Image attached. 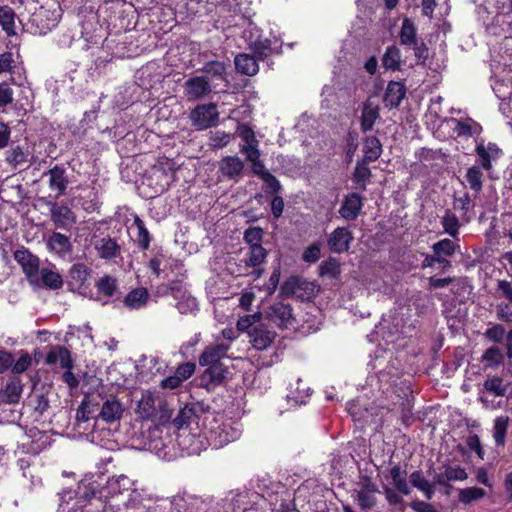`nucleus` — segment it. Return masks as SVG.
Instances as JSON below:
<instances>
[{
    "mask_svg": "<svg viewBox=\"0 0 512 512\" xmlns=\"http://www.w3.org/2000/svg\"><path fill=\"white\" fill-rule=\"evenodd\" d=\"M257 60L253 55L240 53L234 59L236 70L241 74L253 76L259 71Z\"/></svg>",
    "mask_w": 512,
    "mask_h": 512,
    "instance_id": "nucleus-26",
    "label": "nucleus"
},
{
    "mask_svg": "<svg viewBox=\"0 0 512 512\" xmlns=\"http://www.w3.org/2000/svg\"><path fill=\"white\" fill-rule=\"evenodd\" d=\"M275 332L264 326L254 327L249 332L250 342L256 350H265L271 346L275 339Z\"/></svg>",
    "mask_w": 512,
    "mask_h": 512,
    "instance_id": "nucleus-20",
    "label": "nucleus"
},
{
    "mask_svg": "<svg viewBox=\"0 0 512 512\" xmlns=\"http://www.w3.org/2000/svg\"><path fill=\"white\" fill-rule=\"evenodd\" d=\"M100 501L104 504L103 512H121L138 507L142 496L129 477L119 475L109 478L101 487Z\"/></svg>",
    "mask_w": 512,
    "mask_h": 512,
    "instance_id": "nucleus-1",
    "label": "nucleus"
},
{
    "mask_svg": "<svg viewBox=\"0 0 512 512\" xmlns=\"http://www.w3.org/2000/svg\"><path fill=\"white\" fill-rule=\"evenodd\" d=\"M229 345L225 343H218L206 347L199 357V364L201 366H209L221 364V359L227 356Z\"/></svg>",
    "mask_w": 512,
    "mask_h": 512,
    "instance_id": "nucleus-17",
    "label": "nucleus"
},
{
    "mask_svg": "<svg viewBox=\"0 0 512 512\" xmlns=\"http://www.w3.org/2000/svg\"><path fill=\"white\" fill-rule=\"evenodd\" d=\"M47 247L58 256L65 258L72 253V244L69 237L59 232H53L47 238Z\"/></svg>",
    "mask_w": 512,
    "mask_h": 512,
    "instance_id": "nucleus-19",
    "label": "nucleus"
},
{
    "mask_svg": "<svg viewBox=\"0 0 512 512\" xmlns=\"http://www.w3.org/2000/svg\"><path fill=\"white\" fill-rule=\"evenodd\" d=\"M409 485L420 491L427 500H431L435 495L436 475L433 480H428L421 470H415L409 475Z\"/></svg>",
    "mask_w": 512,
    "mask_h": 512,
    "instance_id": "nucleus-16",
    "label": "nucleus"
},
{
    "mask_svg": "<svg viewBox=\"0 0 512 512\" xmlns=\"http://www.w3.org/2000/svg\"><path fill=\"white\" fill-rule=\"evenodd\" d=\"M15 18L16 15L10 7H0V26L8 36H13L16 34Z\"/></svg>",
    "mask_w": 512,
    "mask_h": 512,
    "instance_id": "nucleus-46",
    "label": "nucleus"
},
{
    "mask_svg": "<svg viewBox=\"0 0 512 512\" xmlns=\"http://www.w3.org/2000/svg\"><path fill=\"white\" fill-rule=\"evenodd\" d=\"M45 363L48 365L59 364L62 369H73V359L70 351L63 346H54L47 353Z\"/></svg>",
    "mask_w": 512,
    "mask_h": 512,
    "instance_id": "nucleus-18",
    "label": "nucleus"
},
{
    "mask_svg": "<svg viewBox=\"0 0 512 512\" xmlns=\"http://www.w3.org/2000/svg\"><path fill=\"white\" fill-rule=\"evenodd\" d=\"M353 239L349 228L338 227L329 235L327 245L332 252L340 254L349 250Z\"/></svg>",
    "mask_w": 512,
    "mask_h": 512,
    "instance_id": "nucleus-12",
    "label": "nucleus"
},
{
    "mask_svg": "<svg viewBox=\"0 0 512 512\" xmlns=\"http://www.w3.org/2000/svg\"><path fill=\"white\" fill-rule=\"evenodd\" d=\"M405 94L406 89L402 83L391 81L384 94V103L391 108L397 107L405 97Z\"/></svg>",
    "mask_w": 512,
    "mask_h": 512,
    "instance_id": "nucleus-29",
    "label": "nucleus"
},
{
    "mask_svg": "<svg viewBox=\"0 0 512 512\" xmlns=\"http://www.w3.org/2000/svg\"><path fill=\"white\" fill-rule=\"evenodd\" d=\"M261 180L266 184V192L269 194H277L280 192L282 186L279 180L270 172L265 173Z\"/></svg>",
    "mask_w": 512,
    "mask_h": 512,
    "instance_id": "nucleus-62",
    "label": "nucleus"
},
{
    "mask_svg": "<svg viewBox=\"0 0 512 512\" xmlns=\"http://www.w3.org/2000/svg\"><path fill=\"white\" fill-rule=\"evenodd\" d=\"M389 476L391 478L392 485L402 495H409L411 493V487L409 481H407V472L402 469L400 465H394L389 470Z\"/></svg>",
    "mask_w": 512,
    "mask_h": 512,
    "instance_id": "nucleus-28",
    "label": "nucleus"
},
{
    "mask_svg": "<svg viewBox=\"0 0 512 512\" xmlns=\"http://www.w3.org/2000/svg\"><path fill=\"white\" fill-rule=\"evenodd\" d=\"M367 163L368 162L364 160H359L356 163L352 178L353 183L355 184V189H359L361 191L366 190L367 183L372 175Z\"/></svg>",
    "mask_w": 512,
    "mask_h": 512,
    "instance_id": "nucleus-35",
    "label": "nucleus"
},
{
    "mask_svg": "<svg viewBox=\"0 0 512 512\" xmlns=\"http://www.w3.org/2000/svg\"><path fill=\"white\" fill-rule=\"evenodd\" d=\"M249 47L253 56L258 60H265L276 52L272 47V41L268 38H259L252 42Z\"/></svg>",
    "mask_w": 512,
    "mask_h": 512,
    "instance_id": "nucleus-37",
    "label": "nucleus"
},
{
    "mask_svg": "<svg viewBox=\"0 0 512 512\" xmlns=\"http://www.w3.org/2000/svg\"><path fill=\"white\" fill-rule=\"evenodd\" d=\"M227 67L228 65L222 61H209L204 64L201 71L206 73L211 78H216L225 82L227 79Z\"/></svg>",
    "mask_w": 512,
    "mask_h": 512,
    "instance_id": "nucleus-41",
    "label": "nucleus"
},
{
    "mask_svg": "<svg viewBox=\"0 0 512 512\" xmlns=\"http://www.w3.org/2000/svg\"><path fill=\"white\" fill-rule=\"evenodd\" d=\"M95 249L103 259H112L120 254V246L110 237H104L98 240L95 243Z\"/></svg>",
    "mask_w": 512,
    "mask_h": 512,
    "instance_id": "nucleus-33",
    "label": "nucleus"
},
{
    "mask_svg": "<svg viewBox=\"0 0 512 512\" xmlns=\"http://www.w3.org/2000/svg\"><path fill=\"white\" fill-rule=\"evenodd\" d=\"M260 155L259 149H251L246 155V159L251 163L252 172L261 179L265 173H270V171L265 168L264 163L260 160Z\"/></svg>",
    "mask_w": 512,
    "mask_h": 512,
    "instance_id": "nucleus-50",
    "label": "nucleus"
},
{
    "mask_svg": "<svg viewBox=\"0 0 512 512\" xmlns=\"http://www.w3.org/2000/svg\"><path fill=\"white\" fill-rule=\"evenodd\" d=\"M49 400L46 395L40 394L37 395V405L34 406V412H37L40 414V416H43V422L50 419V411H49Z\"/></svg>",
    "mask_w": 512,
    "mask_h": 512,
    "instance_id": "nucleus-60",
    "label": "nucleus"
},
{
    "mask_svg": "<svg viewBox=\"0 0 512 512\" xmlns=\"http://www.w3.org/2000/svg\"><path fill=\"white\" fill-rule=\"evenodd\" d=\"M484 388L486 391L495 396H504L507 391V388L503 384V380L500 377L488 378L484 382Z\"/></svg>",
    "mask_w": 512,
    "mask_h": 512,
    "instance_id": "nucleus-56",
    "label": "nucleus"
},
{
    "mask_svg": "<svg viewBox=\"0 0 512 512\" xmlns=\"http://www.w3.org/2000/svg\"><path fill=\"white\" fill-rule=\"evenodd\" d=\"M39 275L43 286L48 289L57 290L63 285V278L55 269L42 268Z\"/></svg>",
    "mask_w": 512,
    "mask_h": 512,
    "instance_id": "nucleus-38",
    "label": "nucleus"
},
{
    "mask_svg": "<svg viewBox=\"0 0 512 512\" xmlns=\"http://www.w3.org/2000/svg\"><path fill=\"white\" fill-rule=\"evenodd\" d=\"M400 44L403 46L411 47L418 42L417 28L412 20L405 18L399 31Z\"/></svg>",
    "mask_w": 512,
    "mask_h": 512,
    "instance_id": "nucleus-34",
    "label": "nucleus"
},
{
    "mask_svg": "<svg viewBox=\"0 0 512 512\" xmlns=\"http://www.w3.org/2000/svg\"><path fill=\"white\" fill-rule=\"evenodd\" d=\"M228 373L226 367L221 364L209 365L203 373V378L214 385L221 384Z\"/></svg>",
    "mask_w": 512,
    "mask_h": 512,
    "instance_id": "nucleus-45",
    "label": "nucleus"
},
{
    "mask_svg": "<svg viewBox=\"0 0 512 512\" xmlns=\"http://www.w3.org/2000/svg\"><path fill=\"white\" fill-rule=\"evenodd\" d=\"M195 369H196L195 363L185 362V363L180 364L176 368L175 374L177 376H179L183 382L193 375V373L195 372Z\"/></svg>",
    "mask_w": 512,
    "mask_h": 512,
    "instance_id": "nucleus-63",
    "label": "nucleus"
},
{
    "mask_svg": "<svg viewBox=\"0 0 512 512\" xmlns=\"http://www.w3.org/2000/svg\"><path fill=\"white\" fill-rule=\"evenodd\" d=\"M177 449L181 454H199L206 446V438L200 434H194L190 429L178 431L175 435Z\"/></svg>",
    "mask_w": 512,
    "mask_h": 512,
    "instance_id": "nucleus-5",
    "label": "nucleus"
},
{
    "mask_svg": "<svg viewBox=\"0 0 512 512\" xmlns=\"http://www.w3.org/2000/svg\"><path fill=\"white\" fill-rule=\"evenodd\" d=\"M51 220L58 228L68 229L76 222V216L69 207L54 204L51 208Z\"/></svg>",
    "mask_w": 512,
    "mask_h": 512,
    "instance_id": "nucleus-21",
    "label": "nucleus"
},
{
    "mask_svg": "<svg viewBox=\"0 0 512 512\" xmlns=\"http://www.w3.org/2000/svg\"><path fill=\"white\" fill-rule=\"evenodd\" d=\"M244 162L236 155L223 157L219 161V172L225 178L238 180L244 171Z\"/></svg>",
    "mask_w": 512,
    "mask_h": 512,
    "instance_id": "nucleus-15",
    "label": "nucleus"
},
{
    "mask_svg": "<svg viewBox=\"0 0 512 512\" xmlns=\"http://www.w3.org/2000/svg\"><path fill=\"white\" fill-rule=\"evenodd\" d=\"M363 200V197L355 192L346 195L339 208L340 216L348 221L357 219L363 207Z\"/></svg>",
    "mask_w": 512,
    "mask_h": 512,
    "instance_id": "nucleus-14",
    "label": "nucleus"
},
{
    "mask_svg": "<svg viewBox=\"0 0 512 512\" xmlns=\"http://www.w3.org/2000/svg\"><path fill=\"white\" fill-rule=\"evenodd\" d=\"M97 288L102 294L110 297L115 293L117 283L113 277L105 276L97 282Z\"/></svg>",
    "mask_w": 512,
    "mask_h": 512,
    "instance_id": "nucleus-59",
    "label": "nucleus"
},
{
    "mask_svg": "<svg viewBox=\"0 0 512 512\" xmlns=\"http://www.w3.org/2000/svg\"><path fill=\"white\" fill-rule=\"evenodd\" d=\"M149 294L146 288L139 287L131 290L123 300L124 305L130 310H137L144 307L148 301Z\"/></svg>",
    "mask_w": 512,
    "mask_h": 512,
    "instance_id": "nucleus-31",
    "label": "nucleus"
},
{
    "mask_svg": "<svg viewBox=\"0 0 512 512\" xmlns=\"http://www.w3.org/2000/svg\"><path fill=\"white\" fill-rule=\"evenodd\" d=\"M237 133L244 144L240 145V152L247 155L251 149H258V140L253 129L247 125L238 127Z\"/></svg>",
    "mask_w": 512,
    "mask_h": 512,
    "instance_id": "nucleus-36",
    "label": "nucleus"
},
{
    "mask_svg": "<svg viewBox=\"0 0 512 512\" xmlns=\"http://www.w3.org/2000/svg\"><path fill=\"white\" fill-rule=\"evenodd\" d=\"M472 207V201L468 193H464L461 196H454L453 209L460 212V219L467 223L470 221L469 211Z\"/></svg>",
    "mask_w": 512,
    "mask_h": 512,
    "instance_id": "nucleus-44",
    "label": "nucleus"
},
{
    "mask_svg": "<svg viewBox=\"0 0 512 512\" xmlns=\"http://www.w3.org/2000/svg\"><path fill=\"white\" fill-rule=\"evenodd\" d=\"M242 428L240 423L226 420L211 431L214 446L219 448L240 438Z\"/></svg>",
    "mask_w": 512,
    "mask_h": 512,
    "instance_id": "nucleus-6",
    "label": "nucleus"
},
{
    "mask_svg": "<svg viewBox=\"0 0 512 512\" xmlns=\"http://www.w3.org/2000/svg\"><path fill=\"white\" fill-rule=\"evenodd\" d=\"M400 64V50L395 45L387 47L382 57V65L384 66V68L387 70L396 71L400 69Z\"/></svg>",
    "mask_w": 512,
    "mask_h": 512,
    "instance_id": "nucleus-42",
    "label": "nucleus"
},
{
    "mask_svg": "<svg viewBox=\"0 0 512 512\" xmlns=\"http://www.w3.org/2000/svg\"><path fill=\"white\" fill-rule=\"evenodd\" d=\"M476 152L481 166L489 171L492 168V161L499 157L501 150L496 144L488 143L486 147L483 144L478 145Z\"/></svg>",
    "mask_w": 512,
    "mask_h": 512,
    "instance_id": "nucleus-30",
    "label": "nucleus"
},
{
    "mask_svg": "<svg viewBox=\"0 0 512 512\" xmlns=\"http://www.w3.org/2000/svg\"><path fill=\"white\" fill-rule=\"evenodd\" d=\"M189 118L198 130H204L217 124L219 113L215 103L201 104L196 106L189 115Z\"/></svg>",
    "mask_w": 512,
    "mask_h": 512,
    "instance_id": "nucleus-4",
    "label": "nucleus"
},
{
    "mask_svg": "<svg viewBox=\"0 0 512 512\" xmlns=\"http://www.w3.org/2000/svg\"><path fill=\"white\" fill-rule=\"evenodd\" d=\"M51 444V436L47 431L34 430V454L38 453Z\"/></svg>",
    "mask_w": 512,
    "mask_h": 512,
    "instance_id": "nucleus-58",
    "label": "nucleus"
},
{
    "mask_svg": "<svg viewBox=\"0 0 512 512\" xmlns=\"http://www.w3.org/2000/svg\"><path fill=\"white\" fill-rule=\"evenodd\" d=\"M443 471L436 475V482L440 486H448L450 481H464L468 478L466 470L460 466L443 465Z\"/></svg>",
    "mask_w": 512,
    "mask_h": 512,
    "instance_id": "nucleus-22",
    "label": "nucleus"
},
{
    "mask_svg": "<svg viewBox=\"0 0 512 512\" xmlns=\"http://www.w3.org/2000/svg\"><path fill=\"white\" fill-rule=\"evenodd\" d=\"M153 176L161 180V182L158 183L157 185L156 192L163 193L169 188L170 184L175 180V171L172 170L170 173H166L161 168H155L153 170Z\"/></svg>",
    "mask_w": 512,
    "mask_h": 512,
    "instance_id": "nucleus-53",
    "label": "nucleus"
},
{
    "mask_svg": "<svg viewBox=\"0 0 512 512\" xmlns=\"http://www.w3.org/2000/svg\"><path fill=\"white\" fill-rule=\"evenodd\" d=\"M183 88L184 94L189 101L201 100L212 92L207 76L191 77L185 81Z\"/></svg>",
    "mask_w": 512,
    "mask_h": 512,
    "instance_id": "nucleus-8",
    "label": "nucleus"
},
{
    "mask_svg": "<svg viewBox=\"0 0 512 512\" xmlns=\"http://www.w3.org/2000/svg\"><path fill=\"white\" fill-rule=\"evenodd\" d=\"M266 318L281 328H287L294 322L293 310L290 304L277 302L268 307Z\"/></svg>",
    "mask_w": 512,
    "mask_h": 512,
    "instance_id": "nucleus-9",
    "label": "nucleus"
},
{
    "mask_svg": "<svg viewBox=\"0 0 512 512\" xmlns=\"http://www.w3.org/2000/svg\"><path fill=\"white\" fill-rule=\"evenodd\" d=\"M505 335V329L502 325L496 324L491 328L487 329L485 336L492 342L499 343L503 340Z\"/></svg>",
    "mask_w": 512,
    "mask_h": 512,
    "instance_id": "nucleus-64",
    "label": "nucleus"
},
{
    "mask_svg": "<svg viewBox=\"0 0 512 512\" xmlns=\"http://www.w3.org/2000/svg\"><path fill=\"white\" fill-rule=\"evenodd\" d=\"M509 417L499 416L495 419L493 438L497 446H504L508 428Z\"/></svg>",
    "mask_w": 512,
    "mask_h": 512,
    "instance_id": "nucleus-47",
    "label": "nucleus"
},
{
    "mask_svg": "<svg viewBox=\"0 0 512 512\" xmlns=\"http://www.w3.org/2000/svg\"><path fill=\"white\" fill-rule=\"evenodd\" d=\"M441 225L444 232L449 234L452 238L457 239L459 235L460 219L450 209L445 210L444 215L441 217Z\"/></svg>",
    "mask_w": 512,
    "mask_h": 512,
    "instance_id": "nucleus-39",
    "label": "nucleus"
},
{
    "mask_svg": "<svg viewBox=\"0 0 512 512\" xmlns=\"http://www.w3.org/2000/svg\"><path fill=\"white\" fill-rule=\"evenodd\" d=\"M486 492L479 487H469L460 489L458 493V500L460 503L468 505L474 501L482 499Z\"/></svg>",
    "mask_w": 512,
    "mask_h": 512,
    "instance_id": "nucleus-48",
    "label": "nucleus"
},
{
    "mask_svg": "<svg viewBox=\"0 0 512 512\" xmlns=\"http://www.w3.org/2000/svg\"><path fill=\"white\" fill-rule=\"evenodd\" d=\"M16 454L18 455V466L23 472V476L27 477L32 460V455L29 453V444L23 443L19 445L16 450Z\"/></svg>",
    "mask_w": 512,
    "mask_h": 512,
    "instance_id": "nucleus-52",
    "label": "nucleus"
},
{
    "mask_svg": "<svg viewBox=\"0 0 512 512\" xmlns=\"http://www.w3.org/2000/svg\"><path fill=\"white\" fill-rule=\"evenodd\" d=\"M101 484L94 479V476H85L77 486L75 491L76 505L82 507L85 502L100 494Z\"/></svg>",
    "mask_w": 512,
    "mask_h": 512,
    "instance_id": "nucleus-13",
    "label": "nucleus"
},
{
    "mask_svg": "<svg viewBox=\"0 0 512 512\" xmlns=\"http://www.w3.org/2000/svg\"><path fill=\"white\" fill-rule=\"evenodd\" d=\"M196 410L195 405H185L183 408L179 409L176 417L173 419V426L177 428L178 431H182L183 429H188L192 424L197 425L198 415Z\"/></svg>",
    "mask_w": 512,
    "mask_h": 512,
    "instance_id": "nucleus-23",
    "label": "nucleus"
},
{
    "mask_svg": "<svg viewBox=\"0 0 512 512\" xmlns=\"http://www.w3.org/2000/svg\"><path fill=\"white\" fill-rule=\"evenodd\" d=\"M267 256L268 252L264 247H249L243 262L248 268H256L252 274H254L256 277H260L262 270L258 269V267L265 261Z\"/></svg>",
    "mask_w": 512,
    "mask_h": 512,
    "instance_id": "nucleus-24",
    "label": "nucleus"
},
{
    "mask_svg": "<svg viewBox=\"0 0 512 512\" xmlns=\"http://www.w3.org/2000/svg\"><path fill=\"white\" fill-rule=\"evenodd\" d=\"M373 494L365 491H354L352 496L356 499L362 510H368L376 505V498Z\"/></svg>",
    "mask_w": 512,
    "mask_h": 512,
    "instance_id": "nucleus-57",
    "label": "nucleus"
},
{
    "mask_svg": "<svg viewBox=\"0 0 512 512\" xmlns=\"http://www.w3.org/2000/svg\"><path fill=\"white\" fill-rule=\"evenodd\" d=\"M482 178L483 173L477 166L470 167L466 172L465 179L475 194H479L482 190Z\"/></svg>",
    "mask_w": 512,
    "mask_h": 512,
    "instance_id": "nucleus-49",
    "label": "nucleus"
},
{
    "mask_svg": "<svg viewBox=\"0 0 512 512\" xmlns=\"http://www.w3.org/2000/svg\"><path fill=\"white\" fill-rule=\"evenodd\" d=\"M264 231L260 227H249L244 232V241L249 245V247H263L262 239H263Z\"/></svg>",
    "mask_w": 512,
    "mask_h": 512,
    "instance_id": "nucleus-55",
    "label": "nucleus"
},
{
    "mask_svg": "<svg viewBox=\"0 0 512 512\" xmlns=\"http://www.w3.org/2000/svg\"><path fill=\"white\" fill-rule=\"evenodd\" d=\"M135 413L140 420L151 421L155 426L165 425L172 416V411L167 402L157 393L151 391L142 393Z\"/></svg>",
    "mask_w": 512,
    "mask_h": 512,
    "instance_id": "nucleus-2",
    "label": "nucleus"
},
{
    "mask_svg": "<svg viewBox=\"0 0 512 512\" xmlns=\"http://www.w3.org/2000/svg\"><path fill=\"white\" fill-rule=\"evenodd\" d=\"M50 5L46 6L42 5L38 10L34 12L36 16L37 28L39 29V34H45L47 30H51L55 27L60 18V11L56 5V3L50 0Z\"/></svg>",
    "mask_w": 512,
    "mask_h": 512,
    "instance_id": "nucleus-7",
    "label": "nucleus"
},
{
    "mask_svg": "<svg viewBox=\"0 0 512 512\" xmlns=\"http://www.w3.org/2000/svg\"><path fill=\"white\" fill-rule=\"evenodd\" d=\"M379 107L372 101H366L363 104L360 117V126L363 132L372 130L375 122L379 118Z\"/></svg>",
    "mask_w": 512,
    "mask_h": 512,
    "instance_id": "nucleus-27",
    "label": "nucleus"
},
{
    "mask_svg": "<svg viewBox=\"0 0 512 512\" xmlns=\"http://www.w3.org/2000/svg\"><path fill=\"white\" fill-rule=\"evenodd\" d=\"M432 250L440 257H451L454 255L456 245L452 240L445 238L432 245Z\"/></svg>",
    "mask_w": 512,
    "mask_h": 512,
    "instance_id": "nucleus-54",
    "label": "nucleus"
},
{
    "mask_svg": "<svg viewBox=\"0 0 512 512\" xmlns=\"http://www.w3.org/2000/svg\"><path fill=\"white\" fill-rule=\"evenodd\" d=\"M124 411L123 403L116 396L110 395L102 402L96 417L106 423H114L122 418Z\"/></svg>",
    "mask_w": 512,
    "mask_h": 512,
    "instance_id": "nucleus-10",
    "label": "nucleus"
},
{
    "mask_svg": "<svg viewBox=\"0 0 512 512\" xmlns=\"http://www.w3.org/2000/svg\"><path fill=\"white\" fill-rule=\"evenodd\" d=\"M45 175L48 177L49 188L55 192L56 196L64 194L68 184L65 170L61 167L55 166Z\"/></svg>",
    "mask_w": 512,
    "mask_h": 512,
    "instance_id": "nucleus-25",
    "label": "nucleus"
},
{
    "mask_svg": "<svg viewBox=\"0 0 512 512\" xmlns=\"http://www.w3.org/2000/svg\"><path fill=\"white\" fill-rule=\"evenodd\" d=\"M14 259L22 267L27 281L32 284V253L28 249L21 247L15 250Z\"/></svg>",
    "mask_w": 512,
    "mask_h": 512,
    "instance_id": "nucleus-40",
    "label": "nucleus"
},
{
    "mask_svg": "<svg viewBox=\"0 0 512 512\" xmlns=\"http://www.w3.org/2000/svg\"><path fill=\"white\" fill-rule=\"evenodd\" d=\"M177 309L180 313H188V312H194L198 310V303L196 298L187 296L183 297L180 301L177 302Z\"/></svg>",
    "mask_w": 512,
    "mask_h": 512,
    "instance_id": "nucleus-61",
    "label": "nucleus"
},
{
    "mask_svg": "<svg viewBox=\"0 0 512 512\" xmlns=\"http://www.w3.org/2000/svg\"><path fill=\"white\" fill-rule=\"evenodd\" d=\"M148 449L155 453L159 458L164 460H172L178 455L177 444L175 437L163 430L159 426L150 431V438L148 441Z\"/></svg>",
    "mask_w": 512,
    "mask_h": 512,
    "instance_id": "nucleus-3",
    "label": "nucleus"
},
{
    "mask_svg": "<svg viewBox=\"0 0 512 512\" xmlns=\"http://www.w3.org/2000/svg\"><path fill=\"white\" fill-rule=\"evenodd\" d=\"M382 154V144L375 136H368L363 141V159L367 162H375Z\"/></svg>",
    "mask_w": 512,
    "mask_h": 512,
    "instance_id": "nucleus-32",
    "label": "nucleus"
},
{
    "mask_svg": "<svg viewBox=\"0 0 512 512\" xmlns=\"http://www.w3.org/2000/svg\"><path fill=\"white\" fill-rule=\"evenodd\" d=\"M89 275L88 267L83 263H76L72 265L69 271L68 285L71 290L78 291L80 294H86L89 288Z\"/></svg>",
    "mask_w": 512,
    "mask_h": 512,
    "instance_id": "nucleus-11",
    "label": "nucleus"
},
{
    "mask_svg": "<svg viewBox=\"0 0 512 512\" xmlns=\"http://www.w3.org/2000/svg\"><path fill=\"white\" fill-rule=\"evenodd\" d=\"M133 225L137 230L136 242L139 248L142 250L148 249L150 245V234L146 229L143 220H141L138 216H135Z\"/></svg>",
    "mask_w": 512,
    "mask_h": 512,
    "instance_id": "nucleus-51",
    "label": "nucleus"
},
{
    "mask_svg": "<svg viewBox=\"0 0 512 512\" xmlns=\"http://www.w3.org/2000/svg\"><path fill=\"white\" fill-rule=\"evenodd\" d=\"M98 404L94 403L89 396H85L79 405L76 413L77 420L80 422H86L90 418L96 417L98 411Z\"/></svg>",
    "mask_w": 512,
    "mask_h": 512,
    "instance_id": "nucleus-43",
    "label": "nucleus"
}]
</instances>
